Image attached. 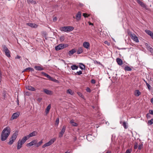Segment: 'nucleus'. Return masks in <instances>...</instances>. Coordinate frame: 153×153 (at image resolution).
<instances>
[{
	"label": "nucleus",
	"mask_w": 153,
	"mask_h": 153,
	"mask_svg": "<svg viewBox=\"0 0 153 153\" xmlns=\"http://www.w3.org/2000/svg\"><path fill=\"white\" fill-rule=\"evenodd\" d=\"M10 128L9 127H7L2 131L1 136V141L6 140L10 135Z\"/></svg>",
	"instance_id": "obj_1"
},
{
	"label": "nucleus",
	"mask_w": 153,
	"mask_h": 153,
	"mask_svg": "<svg viewBox=\"0 0 153 153\" xmlns=\"http://www.w3.org/2000/svg\"><path fill=\"white\" fill-rule=\"evenodd\" d=\"M27 138L26 137H24L22 139H19L17 142V149L19 150L22 146L23 144L26 141Z\"/></svg>",
	"instance_id": "obj_2"
},
{
	"label": "nucleus",
	"mask_w": 153,
	"mask_h": 153,
	"mask_svg": "<svg viewBox=\"0 0 153 153\" xmlns=\"http://www.w3.org/2000/svg\"><path fill=\"white\" fill-rule=\"evenodd\" d=\"M74 28L72 26H68L62 27L60 28V30L62 31L68 32L73 30Z\"/></svg>",
	"instance_id": "obj_3"
},
{
	"label": "nucleus",
	"mask_w": 153,
	"mask_h": 153,
	"mask_svg": "<svg viewBox=\"0 0 153 153\" xmlns=\"http://www.w3.org/2000/svg\"><path fill=\"white\" fill-rule=\"evenodd\" d=\"M18 135V132H16L12 135L11 138L10 140L8 142V144L11 145L13 143V142L16 139Z\"/></svg>",
	"instance_id": "obj_4"
},
{
	"label": "nucleus",
	"mask_w": 153,
	"mask_h": 153,
	"mask_svg": "<svg viewBox=\"0 0 153 153\" xmlns=\"http://www.w3.org/2000/svg\"><path fill=\"white\" fill-rule=\"evenodd\" d=\"M3 51L4 52L6 56L9 57L10 56V52L8 48L5 45H3L2 46Z\"/></svg>",
	"instance_id": "obj_5"
},
{
	"label": "nucleus",
	"mask_w": 153,
	"mask_h": 153,
	"mask_svg": "<svg viewBox=\"0 0 153 153\" xmlns=\"http://www.w3.org/2000/svg\"><path fill=\"white\" fill-rule=\"evenodd\" d=\"M56 138H53L51 139L48 142L45 143L42 146L43 148H44L46 147L52 145L56 140Z\"/></svg>",
	"instance_id": "obj_6"
},
{
	"label": "nucleus",
	"mask_w": 153,
	"mask_h": 153,
	"mask_svg": "<svg viewBox=\"0 0 153 153\" xmlns=\"http://www.w3.org/2000/svg\"><path fill=\"white\" fill-rule=\"evenodd\" d=\"M20 114V112H17L14 113L12 115L10 120H13L14 119H16L18 117Z\"/></svg>",
	"instance_id": "obj_7"
},
{
	"label": "nucleus",
	"mask_w": 153,
	"mask_h": 153,
	"mask_svg": "<svg viewBox=\"0 0 153 153\" xmlns=\"http://www.w3.org/2000/svg\"><path fill=\"white\" fill-rule=\"evenodd\" d=\"M82 16V13L81 11H79L76 14L75 17L73 16L74 18L77 21H79L81 19Z\"/></svg>",
	"instance_id": "obj_8"
},
{
	"label": "nucleus",
	"mask_w": 153,
	"mask_h": 153,
	"mask_svg": "<svg viewBox=\"0 0 153 153\" xmlns=\"http://www.w3.org/2000/svg\"><path fill=\"white\" fill-rule=\"evenodd\" d=\"M37 140H35L32 141L30 143H27V146H31L33 145H36V144L37 142Z\"/></svg>",
	"instance_id": "obj_9"
},
{
	"label": "nucleus",
	"mask_w": 153,
	"mask_h": 153,
	"mask_svg": "<svg viewBox=\"0 0 153 153\" xmlns=\"http://www.w3.org/2000/svg\"><path fill=\"white\" fill-rule=\"evenodd\" d=\"M37 133L36 131H34L30 133L29 135L27 136H25V137H26V138H27V139L30 137L36 136L37 134Z\"/></svg>",
	"instance_id": "obj_10"
},
{
	"label": "nucleus",
	"mask_w": 153,
	"mask_h": 153,
	"mask_svg": "<svg viewBox=\"0 0 153 153\" xmlns=\"http://www.w3.org/2000/svg\"><path fill=\"white\" fill-rule=\"evenodd\" d=\"M66 127L65 126H64L62 128L61 131L59 133V137H62L63 134H64L65 131Z\"/></svg>",
	"instance_id": "obj_11"
},
{
	"label": "nucleus",
	"mask_w": 153,
	"mask_h": 153,
	"mask_svg": "<svg viewBox=\"0 0 153 153\" xmlns=\"http://www.w3.org/2000/svg\"><path fill=\"white\" fill-rule=\"evenodd\" d=\"M26 25L32 28H36L38 27V25L34 23H26Z\"/></svg>",
	"instance_id": "obj_12"
},
{
	"label": "nucleus",
	"mask_w": 153,
	"mask_h": 153,
	"mask_svg": "<svg viewBox=\"0 0 153 153\" xmlns=\"http://www.w3.org/2000/svg\"><path fill=\"white\" fill-rule=\"evenodd\" d=\"M83 46L87 50L90 49V45L88 42H85L83 43Z\"/></svg>",
	"instance_id": "obj_13"
},
{
	"label": "nucleus",
	"mask_w": 153,
	"mask_h": 153,
	"mask_svg": "<svg viewBox=\"0 0 153 153\" xmlns=\"http://www.w3.org/2000/svg\"><path fill=\"white\" fill-rule=\"evenodd\" d=\"M43 91L46 94L48 95H52L53 92L52 91L49 90L47 89H44L43 90Z\"/></svg>",
	"instance_id": "obj_14"
},
{
	"label": "nucleus",
	"mask_w": 153,
	"mask_h": 153,
	"mask_svg": "<svg viewBox=\"0 0 153 153\" xmlns=\"http://www.w3.org/2000/svg\"><path fill=\"white\" fill-rule=\"evenodd\" d=\"M63 45L62 44H60L57 46L55 47V49L56 51H59V50L63 49L64 48Z\"/></svg>",
	"instance_id": "obj_15"
},
{
	"label": "nucleus",
	"mask_w": 153,
	"mask_h": 153,
	"mask_svg": "<svg viewBox=\"0 0 153 153\" xmlns=\"http://www.w3.org/2000/svg\"><path fill=\"white\" fill-rule=\"evenodd\" d=\"M138 3L140 5L145 9H147L146 5L144 4L141 1H137Z\"/></svg>",
	"instance_id": "obj_16"
},
{
	"label": "nucleus",
	"mask_w": 153,
	"mask_h": 153,
	"mask_svg": "<svg viewBox=\"0 0 153 153\" xmlns=\"http://www.w3.org/2000/svg\"><path fill=\"white\" fill-rule=\"evenodd\" d=\"M145 32L147 34L151 36L153 39V33L152 31L149 30H146Z\"/></svg>",
	"instance_id": "obj_17"
},
{
	"label": "nucleus",
	"mask_w": 153,
	"mask_h": 153,
	"mask_svg": "<svg viewBox=\"0 0 153 153\" xmlns=\"http://www.w3.org/2000/svg\"><path fill=\"white\" fill-rule=\"evenodd\" d=\"M26 89L31 91H35V88L29 85L26 86Z\"/></svg>",
	"instance_id": "obj_18"
},
{
	"label": "nucleus",
	"mask_w": 153,
	"mask_h": 153,
	"mask_svg": "<svg viewBox=\"0 0 153 153\" xmlns=\"http://www.w3.org/2000/svg\"><path fill=\"white\" fill-rule=\"evenodd\" d=\"M34 68L37 71H42L44 70V68L42 67L39 66H36L34 67Z\"/></svg>",
	"instance_id": "obj_19"
},
{
	"label": "nucleus",
	"mask_w": 153,
	"mask_h": 153,
	"mask_svg": "<svg viewBox=\"0 0 153 153\" xmlns=\"http://www.w3.org/2000/svg\"><path fill=\"white\" fill-rule=\"evenodd\" d=\"M51 108V105L50 104H49L48 106L45 109V113L46 114H48L50 111V110Z\"/></svg>",
	"instance_id": "obj_20"
},
{
	"label": "nucleus",
	"mask_w": 153,
	"mask_h": 153,
	"mask_svg": "<svg viewBox=\"0 0 153 153\" xmlns=\"http://www.w3.org/2000/svg\"><path fill=\"white\" fill-rule=\"evenodd\" d=\"M42 74L50 80H52V78L49 75L44 72H42Z\"/></svg>",
	"instance_id": "obj_21"
},
{
	"label": "nucleus",
	"mask_w": 153,
	"mask_h": 153,
	"mask_svg": "<svg viewBox=\"0 0 153 153\" xmlns=\"http://www.w3.org/2000/svg\"><path fill=\"white\" fill-rule=\"evenodd\" d=\"M116 61L117 64L119 65H121L123 64V61L120 58H117L116 59Z\"/></svg>",
	"instance_id": "obj_22"
},
{
	"label": "nucleus",
	"mask_w": 153,
	"mask_h": 153,
	"mask_svg": "<svg viewBox=\"0 0 153 153\" xmlns=\"http://www.w3.org/2000/svg\"><path fill=\"white\" fill-rule=\"evenodd\" d=\"M141 94V92L139 90H136L134 91V95L136 97H138Z\"/></svg>",
	"instance_id": "obj_23"
},
{
	"label": "nucleus",
	"mask_w": 153,
	"mask_h": 153,
	"mask_svg": "<svg viewBox=\"0 0 153 153\" xmlns=\"http://www.w3.org/2000/svg\"><path fill=\"white\" fill-rule=\"evenodd\" d=\"M76 50L75 49H72L70 51L68 52V54L69 56H71L76 52Z\"/></svg>",
	"instance_id": "obj_24"
},
{
	"label": "nucleus",
	"mask_w": 153,
	"mask_h": 153,
	"mask_svg": "<svg viewBox=\"0 0 153 153\" xmlns=\"http://www.w3.org/2000/svg\"><path fill=\"white\" fill-rule=\"evenodd\" d=\"M83 52V48L82 47H80L78 48L77 53L78 54H79L82 53Z\"/></svg>",
	"instance_id": "obj_25"
},
{
	"label": "nucleus",
	"mask_w": 153,
	"mask_h": 153,
	"mask_svg": "<svg viewBox=\"0 0 153 153\" xmlns=\"http://www.w3.org/2000/svg\"><path fill=\"white\" fill-rule=\"evenodd\" d=\"M70 123L71 124L72 126H73L76 127L78 126L77 124L74 122V120H72L70 121Z\"/></svg>",
	"instance_id": "obj_26"
},
{
	"label": "nucleus",
	"mask_w": 153,
	"mask_h": 153,
	"mask_svg": "<svg viewBox=\"0 0 153 153\" xmlns=\"http://www.w3.org/2000/svg\"><path fill=\"white\" fill-rule=\"evenodd\" d=\"M79 66L80 68L82 70L85 69V65L82 63H79Z\"/></svg>",
	"instance_id": "obj_27"
},
{
	"label": "nucleus",
	"mask_w": 153,
	"mask_h": 153,
	"mask_svg": "<svg viewBox=\"0 0 153 153\" xmlns=\"http://www.w3.org/2000/svg\"><path fill=\"white\" fill-rule=\"evenodd\" d=\"M29 70L30 71H34V69L33 68H31L28 67V68H27L26 69H24L23 70V71L22 72H24L25 71L27 70Z\"/></svg>",
	"instance_id": "obj_28"
},
{
	"label": "nucleus",
	"mask_w": 153,
	"mask_h": 153,
	"mask_svg": "<svg viewBox=\"0 0 153 153\" xmlns=\"http://www.w3.org/2000/svg\"><path fill=\"white\" fill-rule=\"evenodd\" d=\"M78 68V66L76 65H73L71 66V68L73 70L77 69Z\"/></svg>",
	"instance_id": "obj_29"
},
{
	"label": "nucleus",
	"mask_w": 153,
	"mask_h": 153,
	"mask_svg": "<svg viewBox=\"0 0 153 153\" xmlns=\"http://www.w3.org/2000/svg\"><path fill=\"white\" fill-rule=\"evenodd\" d=\"M128 34L129 36H130L132 39L134 41V36L133 34H132L131 32L130 31L128 32Z\"/></svg>",
	"instance_id": "obj_30"
},
{
	"label": "nucleus",
	"mask_w": 153,
	"mask_h": 153,
	"mask_svg": "<svg viewBox=\"0 0 153 153\" xmlns=\"http://www.w3.org/2000/svg\"><path fill=\"white\" fill-rule=\"evenodd\" d=\"M67 93L72 95H73L74 94V92L72 91V90L70 89H68L67 90Z\"/></svg>",
	"instance_id": "obj_31"
},
{
	"label": "nucleus",
	"mask_w": 153,
	"mask_h": 153,
	"mask_svg": "<svg viewBox=\"0 0 153 153\" xmlns=\"http://www.w3.org/2000/svg\"><path fill=\"white\" fill-rule=\"evenodd\" d=\"M122 125L123 126L124 128L125 129H126L128 128L127 123L125 122H123Z\"/></svg>",
	"instance_id": "obj_32"
},
{
	"label": "nucleus",
	"mask_w": 153,
	"mask_h": 153,
	"mask_svg": "<svg viewBox=\"0 0 153 153\" xmlns=\"http://www.w3.org/2000/svg\"><path fill=\"white\" fill-rule=\"evenodd\" d=\"M42 140H41L40 141H39V143H37L36 144V146L37 147H38L40 146L42 143Z\"/></svg>",
	"instance_id": "obj_33"
},
{
	"label": "nucleus",
	"mask_w": 153,
	"mask_h": 153,
	"mask_svg": "<svg viewBox=\"0 0 153 153\" xmlns=\"http://www.w3.org/2000/svg\"><path fill=\"white\" fill-rule=\"evenodd\" d=\"M125 70L127 71H130L131 70V68L130 67L128 66H126L125 67Z\"/></svg>",
	"instance_id": "obj_34"
},
{
	"label": "nucleus",
	"mask_w": 153,
	"mask_h": 153,
	"mask_svg": "<svg viewBox=\"0 0 153 153\" xmlns=\"http://www.w3.org/2000/svg\"><path fill=\"white\" fill-rule=\"evenodd\" d=\"M134 41L137 43H138L139 42V39L138 38L134 35Z\"/></svg>",
	"instance_id": "obj_35"
},
{
	"label": "nucleus",
	"mask_w": 153,
	"mask_h": 153,
	"mask_svg": "<svg viewBox=\"0 0 153 153\" xmlns=\"http://www.w3.org/2000/svg\"><path fill=\"white\" fill-rule=\"evenodd\" d=\"M148 123L149 125H151L153 124V118L148 121Z\"/></svg>",
	"instance_id": "obj_36"
},
{
	"label": "nucleus",
	"mask_w": 153,
	"mask_h": 153,
	"mask_svg": "<svg viewBox=\"0 0 153 153\" xmlns=\"http://www.w3.org/2000/svg\"><path fill=\"white\" fill-rule=\"evenodd\" d=\"M59 118H56V120L55 124L58 125V124H59Z\"/></svg>",
	"instance_id": "obj_37"
},
{
	"label": "nucleus",
	"mask_w": 153,
	"mask_h": 153,
	"mask_svg": "<svg viewBox=\"0 0 153 153\" xmlns=\"http://www.w3.org/2000/svg\"><path fill=\"white\" fill-rule=\"evenodd\" d=\"M143 148V144H140L139 145L138 149H139L140 150Z\"/></svg>",
	"instance_id": "obj_38"
},
{
	"label": "nucleus",
	"mask_w": 153,
	"mask_h": 153,
	"mask_svg": "<svg viewBox=\"0 0 153 153\" xmlns=\"http://www.w3.org/2000/svg\"><path fill=\"white\" fill-rule=\"evenodd\" d=\"M83 16H84V17H87L89 16V15H88L86 13H83Z\"/></svg>",
	"instance_id": "obj_39"
},
{
	"label": "nucleus",
	"mask_w": 153,
	"mask_h": 153,
	"mask_svg": "<svg viewBox=\"0 0 153 153\" xmlns=\"http://www.w3.org/2000/svg\"><path fill=\"white\" fill-rule=\"evenodd\" d=\"M77 94L80 97H81L82 98H83L84 97L83 95L81 93L78 92L77 93Z\"/></svg>",
	"instance_id": "obj_40"
},
{
	"label": "nucleus",
	"mask_w": 153,
	"mask_h": 153,
	"mask_svg": "<svg viewBox=\"0 0 153 153\" xmlns=\"http://www.w3.org/2000/svg\"><path fill=\"white\" fill-rule=\"evenodd\" d=\"M27 2L28 3H34V4H35L36 3V2L35 1H30H30H27Z\"/></svg>",
	"instance_id": "obj_41"
},
{
	"label": "nucleus",
	"mask_w": 153,
	"mask_h": 153,
	"mask_svg": "<svg viewBox=\"0 0 153 153\" xmlns=\"http://www.w3.org/2000/svg\"><path fill=\"white\" fill-rule=\"evenodd\" d=\"M146 84L149 90H150V86L147 82H146Z\"/></svg>",
	"instance_id": "obj_42"
},
{
	"label": "nucleus",
	"mask_w": 153,
	"mask_h": 153,
	"mask_svg": "<svg viewBox=\"0 0 153 153\" xmlns=\"http://www.w3.org/2000/svg\"><path fill=\"white\" fill-rule=\"evenodd\" d=\"M146 117L148 119L150 118H151V116L150 115V114L149 113H147L146 114Z\"/></svg>",
	"instance_id": "obj_43"
},
{
	"label": "nucleus",
	"mask_w": 153,
	"mask_h": 153,
	"mask_svg": "<svg viewBox=\"0 0 153 153\" xmlns=\"http://www.w3.org/2000/svg\"><path fill=\"white\" fill-rule=\"evenodd\" d=\"M148 51H149L152 53L153 54V49L152 47H151Z\"/></svg>",
	"instance_id": "obj_44"
},
{
	"label": "nucleus",
	"mask_w": 153,
	"mask_h": 153,
	"mask_svg": "<svg viewBox=\"0 0 153 153\" xmlns=\"http://www.w3.org/2000/svg\"><path fill=\"white\" fill-rule=\"evenodd\" d=\"M131 149H128L126 151L125 153H131Z\"/></svg>",
	"instance_id": "obj_45"
},
{
	"label": "nucleus",
	"mask_w": 153,
	"mask_h": 153,
	"mask_svg": "<svg viewBox=\"0 0 153 153\" xmlns=\"http://www.w3.org/2000/svg\"><path fill=\"white\" fill-rule=\"evenodd\" d=\"M77 75H80L82 74V71H77L76 73Z\"/></svg>",
	"instance_id": "obj_46"
},
{
	"label": "nucleus",
	"mask_w": 153,
	"mask_h": 153,
	"mask_svg": "<svg viewBox=\"0 0 153 153\" xmlns=\"http://www.w3.org/2000/svg\"><path fill=\"white\" fill-rule=\"evenodd\" d=\"M145 46H146V48H148L149 47V46H150L149 45V44L147 43H145Z\"/></svg>",
	"instance_id": "obj_47"
},
{
	"label": "nucleus",
	"mask_w": 153,
	"mask_h": 153,
	"mask_svg": "<svg viewBox=\"0 0 153 153\" xmlns=\"http://www.w3.org/2000/svg\"><path fill=\"white\" fill-rule=\"evenodd\" d=\"M145 46H146V48H148L149 47V46H150L149 45V44L147 43H145Z\"/></svg>",
	"instance_id": "obj_48"
},
{
	"label": "nucleus",
	"mask_w": 153,
	"mask_h": 153,
	"mask_svg": "<svg viewBox=\"0 0 153 153\" xmlns=\"http://www.w3.org/2000/svg\"><path fill=\"white\" fill-rule=\"evenodd\" d=\"M62 44L63 45V46L64 48H66L68 46V45L67 44Z\"/></svg>",
	"instance_id": "obj_49"
},
{
	"label": "nucleus",
	"mask_w": 153,
	"mask_h": 153,
	"mask_svg": "<svg viewBox=\"0 0 153 153\" xmlns=\"http://www.w3.org/2000/svg\"><path fill=\"white\" fill-rule=\"evenodd\" d=\"M60 40L61 41H63L64 40V37L63 36H61L60 37Z\"/></svg>",
	"instance_id": "obj_50"
},
{
	"label": "nucleus",
	"mask_w": 153,
	"mask_h": 153,
	"mask_svg": "<svg viewBox=\"0 0 153 153\" xmlns=\"http://www.w3.org/2000/svg\"><path fill=\"white\" fill-rule=\"evenodd\" d=\"M91 135H90V134H88L87 135V139L88 140H88L89 138L91 137Z\"/></svg>",
	"instance_id": "obj_51"
},
{
	"label": "nucleus",
	"mask_w": 153,
	"mask_h": 153,
	"mask_svg": "<svg viewBox=\"0 0 153 153\" xmlns=\"http://www.w3.org/2000/svg\"><path fill=\"white\" fill-rule=\"evenodd\" d=\"M149 114L152 115H153V110H149Z\"/></svg>",
	"instance_id": "obj_52"
},
{
	"label": "nucleus",
	"mask_w": 153,
	"mask_h": 153,
	"mask_svg": "<svg viewBox=\"0 0 153 153\" xmlns=\"http://www.w3.org/2000/svg\"><path fill=\"white\" fill-rule=\"evenodd\" d=\"M86 91L87 92H90L91 91V90L90 89L88 88H86Z\"/></svg>",
	"instance_id": "obj_53"
},
{
	"label": "nucleus",
	"mask_w": 153,
	"mask_h": 153,
	"mask_svg": "<svg viewBox=\"0 0 153 153\" xmlns=\"http://www.w3.org/2000/svg\"><path fill=\"white\" fill-rule=\"evenodd\" d=\"M91 83H93V84H94L96 82V81H95V80H94V79H92L91 80Z\"/></svg>",
	"instance_id": "obj_54"
},
{
	"label": "nucleus",
	"mask_w": 153,
	"mask_h": 153,
	"mask_svg": "<svg viewBox=\"0 0 153 153\" xmlns=\"http://www.w3.org/2000/svg\"><path fill=\"white\" fill-rule=\"evenodd\" d=\"M137 143L134 144V149H137Z\"/></svg>",
	"instance_id": "obj_55"
},
{
	"label": "nucleus",
	"mask_w": 153,
	"mask_h": 153,
	"mask_svg": "<svg viewBox=\"0 0 153 153\" xmlns=\"http://www.w3.org/2000/svg\"><path fill=\"white\" fill-rule=\"evenodd\" d=\"M104 43L105 44H107L108 45H110V43H108V41H105L104 42Z\"/></svg>",
	"instance_id": "obj_56"
},
{
	"label": "nucleus",
	"mask_w": 153,
	"mask_h": 153,
	"mask_svg": "<svg viewBox=\"0 0 153 153\" xmlns=\"http://www.w3.org/2000/svg\"><path fill=\"white\" fill-rule=\"evenodd\" d=\"M21 58V57L20 56H17L16 57V59H20V58Z\"/></svg>",
	"instance_id": "obj_57"
},
{
	"label": "nucleus",
	"mask_w": 153,
	"mask_h": 153,
	"mask_svg": "<svg viewBox=\"0 0 153 153\" xmlns=\"http://www.w3.org/2000/svg\"><path fill=\"white\" fill-rule=\"evenodd\" d=\"M56 17H54L53 19V21H56Z\"/></svg>",
	"instance_id": "obj_58"
},
{
	"label": "nucleus",
	"mask_w": 153,
	"mask_h": 153,
	"mask_svg": "<svg viewBox=\"0 0 153 153\" xmlns=\"http://www.w3.org/2000/svg\"><path fill=\"white\" fill-rule=\"evenodd\" d=\"M151 102L153 104V98L151 99Z\"/></svg>",
	"instance_id": "obj_59"
},
{
	"label": "nucleus",
	"mask_w": 153,
	"mask_h": 153,
	"mask_svg": "<svg viewBox=\"0 0 153 153\" xmlns=\"http://www.w3.org/2000/svg\"><path fill=\"white\" fill-rule=\"evenodd\" d=\"M73 140L74 141H75L76 140V137H75L74 138Z\"/></svg>",
	"instance_id": "obj_60"
},
{
	"label": "nucleus",
	"mask_w": 153,
	"mask_h": 153,
	"mask_svg": "<svg viewBox=\"0 0 153 153\" xmlns=\"http://www.w3.org/2000/svg\"><path fill=\"white\" fill-rule=\"evenodd\" d=\"M151 47L150 46H149V47H148V48H147L146 49H147V50H149V49L150 48H151Z\"/></svg>",
	"instance_id": "obj_61"
},
{
	"label": "nucleus",
	"mask_w": 153,
	"mask_h": 153,
	"mask_svg": "<svg viewBox=\"0 0 153 153\" xmlns=\"http://www.w3.org/2000/svg\"><path fill=\"white\" fill-rule=\"evenodd\" d=\"M89 25H93V24L91 22H89Z\"/></svg>",
	"instance_id": "obj_62"
},
{
	"label": "nucleus",
	"mask_w": 153,
	"mask_h": 153,
	"mask_svg": "<svg viewBox=\"0 0 153 153\" xmlns=\"http://www.w3.org/2000/svg\"><path fill=\"white\" fill-rule=\"evenodd\" d=\"M123 122L122 121H120V123L121 124H123Z\"/></svg>",
	"instance_id": "obj_63"
},
{
	"label": "nucleus",
	"mask_w": 153,
	"mask_h": 153,
	"mask_svg": "<svg viewBox=\"0 0 153 153\" xmlns=\"http://www.w3.org/2000/svg\"><path fill=\"white\" fill-rule=\"evenodd\" d=\"M106 153H111V152L110 151H108L106 152Z\"/></svg>",
	"instance_id": "obj_64"
}]
</instances>
